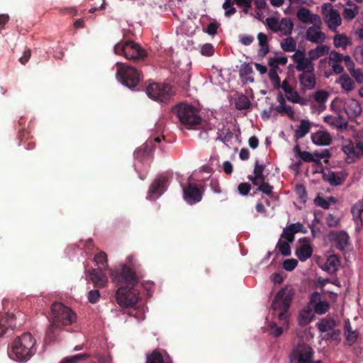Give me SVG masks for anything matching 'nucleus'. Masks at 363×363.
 <instances>
[{
  "instance_id": "obj_1",
  "label": "nucleus",
  "mask_w": 363,
  "mask_h": 363,
  "mask_svg": "<svg viewBox=\"0 0 363 363\" xmlns=\"http://www.w3.org/2000/svg\"><path fill=\"white\" fill-rule=\"evenodd\" d=\"M113 282L117 287L116 300L119 306H128L137 303L139 292L135 289L139 279L135 272L127 264H123L111 272Z\"/></svg>"
},
{
  "instance_id": "obj_2",
  "label": "nucleus",
  "mask_w": 363,
  "mask_h": 363,
  "mask_svg": "<svg viewBox=\"0 0 363 363\" xmlns=\"http://www.w3.org/2000/svg\"><path fill=\"white\" fill-rule=\"evenodd\" d=\"M35 340L29 333L18 337L12 343L8 354L11 359L19 362H27L35 354Z\"/></svg>"
},
{
  "instance_id": "obj_3",
  "label": "nucleus",
  "mask_w": 363,
  "mask_h": 363,
  "mask_svg": "<svg viewBox=\"0 0 363 363\" xmlns=\"http://www.w3.org/2000/svg\"><path fill=\"white\" fill-rule=\"evenodd\" d=\"M331 109L336 113H341L344 111L348 120L353 121L362 112L360 102L354 99H340L335 98L330 104Z\"/></svg>"
},
{
  "instance_id": "obj_4",
  "label": "nucleus",
  "mask_w": 363,
  "mask_h": 363,
  "mask_svg": "<svg viewBox=\"0 0 363 363\" xmlns=\"http://www.w3.org/2000/svg\"><path fill=\"white\" fill-rule=\"evenodd\" d=\"M114 52L118 55H124V57L133 62H139L144 60L147 53L141 46L130 40L120 42L114 46Z\"/></svg>"
},
{
  "instance_id": "obj_5",
  "label": "nucleus",
  "mask_w": 363,
  "mask_h": 363,
  "mask_svg": "<svg viewBox=\"0 0 363 363\" xmlns=\"http://www.w3.org/2000/svg\"><path fill=\"white\" fill-rule=\"evenodd\" d=\"M117 77L122 84L130 89L135 88L143 78L142 73L136 68L122 62H118Z\"/></svg>"
},
{
  "instance_id": "obj_6",
  "label": "nucleus",
  "mask_w": 363,
  "mask_h": 363,
  "mask_svg": "<svg viewBox=\"0 0 363 363\" xmlns=\"http://www.w3.org/2000/svg\"><path fill=\"white\" fill-rule=\"evenodd\" d=\"M177 116L181 123L188 128H196L201 124L202 118L199 111L191 105L181 104L175 107Z\"/></svg>"
},
{
  "instance_id": "obj_7",
  "label": "nucleus",
  "mask_w": 363,
  "mask_h": 363,
  "mask_svg": "<svg viewBox=\"0 0 363 363\" xmlns=\"http://www.w3.org/2000/svg\"><path fill=\"white\" fill-rule=\"evenodd\" d=\"M337 322L329 316L322 318L317 323L319 332L324 334L322 340L339 344L341 341V330L337 328Z\"/></svg>"
},
{
  "instance_id": "obj_8",
  "label": "nucleus",
  "mask_w": 363,
  "mask_h": 363,
  "mask_svg": "<svg viewBox=\"0 0 363 363\" xmlns=\"http://www.w3.org/2000/svg\"><path fill=\"white\" fill-rule=\"evenodd\" d=\"M52 321L54 325H69L74 323L77 320L76 314L72 309L64 304L55 302L51 306Z\"/></svg>"
},
{
  "instance_id": "obj_9",
  "label": "nucleus",
  "mask_w": 363,
  "mask_h": 363,
  "mask_svg": "<svg viewBox=\"0 0 363 363\" xmlns=\"http://www.w3.org/2000/svg\"><path fill=\"white\" fill-rule=\"evenodd\" d=\"M294 292L292 289L287 287L281 288L275 296L272 308L274 311H280L278 317L280 320H286L287 317V312L290 307Z\"/></svg>"
},
{
  "instance_id": "obj_10",
  "label": "nucleus",
  "mask_w": 363,
  "mask_h": 363,
  "mask_svg": "<svg viewBox=\"0 0 363 363\" xmlns=\"http://www.w3.org/2000/svg\"><path fill=\"white\" fill-rule=\"evenodd\" d=\"M149 98L161 103H168L174 95L172 87L167 83H150L146 88Z\"/></svg>"
},
{
  "instance_id": "obj_11",
  "label": "nucleus",
  "mask_w": 363,
  "mask_h": 363,
  "mask_svg": "<svg viewBox=\"0 0 363 363\" xmlns=\"http://www.w3.org/2000/svg\"><path fill=\"white\" fill-rule=\"evenodd\" d=\"M314 351L312 347L306 343L298 344L291 354V362L296 363H311Z\"/></svg>"
},
{
  "instance_id": "obj_12",
  "label": "nucleus",
  "mask_w": 363,
  "mask_h": 363,
  "mask_svg": "<svg viewBox=\"0 0 363 363\" xmlns=\"http://www.w3.org/2000/svg\"><path fill=\"white\" fill-rule=\"evenodd\" d=\"M184 199L190 205L195 204L201 201L203 189L195 183L189 182L183 188Z\"/></svg>"
},
{
  "instance_id": "obj_13",
  "label": "nucleus",
  "mask_w": 363,
  "mask_h": 363,
  "mask_svg": "<svg viewBox=\"0 0 363 363\" xmlns=\"http://www.w3.org/2000/svg\"><path fill=\"white\" fill-rule=\"evenodd\" d=\"M322 13L326 18L328 28L332 30H335L337 27L342 23L338 11L333 9V5L330 3H327L323 5Z\"/></svg>"
},
{
  "instance_id": "obj_14",
  "label": "nucleus",
  "mask_w": 363,
  "mask_h": 363,
  "mask_svg": "<svg viewBox=\"0 0 363 363\" xmlns=\"http://www.w3.org/2000/svg\"><path fill=\"white\" fill-rule=\"evenodd\" d=\"M329 241L338 250L342 251L348 245L350 236L343 230H332L328 235Z\"/></svg>"
},
{
  "instance_id": "obj_15",
  "label": "nucleus",
  "mask_w": 363,
  "mask_h": 363,
  "mask_svg": "<svg viewBox=\"0 0 363 363\" xmlns=\"http://www.w3.org/2000/svg\"><path fill=\"white\" fill-rule=\"evenodd\" d=\"M325 38V35L321 31L320 24L319 23H314L313 26L306 30V39L311 43L321 44Z\"/></svg>"
},
{
  "instance_id": "obj_16",
  "label": "nucleus",
  "mask_w": 363,
  "mask_h": 363,
  "mask_svg": "<svg viewBox=\"0 0 363 363\" xmlns=\"http://www.w3.org/2000/svg\"><path fill=\"white\" fill-rule=\"evenodd\" d=\"M301 90L303 91L312 90L316 86L315 72H302L298 76Z\"/></svg>"
},
{
  "instance_id": "obj_17",
  "label": "nucleus",
  "mask_w": 363,
  "mask_h": 363,
  "mask_svg": "<svg viewBox=\"0 0 363 363\" xmlns=\"http://www.w3.org/2000/svg\"><path fill=\"white\" fill-rule=\"evenodd\" d=\"M299 242L303 244L296 248L295 254L300 261L304 262L312 256L313 250L309 243V238H301Z\"/></svg>"
},
{
  "instance_id": "obj_18",
  "label": "nucleus",
  "mask_w": 363,
  "mask_h": 363,
  "mask_svg": "<svg viewBox=\"0 0 363 363\" xmlns=\"http://www.w3.org/2000/svg\"><path fill=\"white\" fill-rule=\"evenodd\" d=\"M167 179L165 177L156 178L150 186L148 197L152 199L160 196L166 190Z\"/></svg>"
},
{
  "instance_id": "obj_19",
  "label": "nucleus",
  "mask_w": 363,
  "mask_h": 363,
  "mask_svg": "<svg viewBox=\"0 0 363 363\" xmlns=\"http://www.w3.org/2000/svg\"><path fill=\"white\" fill-rule=\"evenodd\" d=\"M298 19L303 23H313L321 24L320 18L316 14H311L309 9L301 7L297 11Z\"/></svg>"
},
{
  "instance_id": "obj_20",
  "label": "nucleus",
  "mask_w": 363,
  "mask_h": 363,
  "mask_svg": "<svg viewBox=\"0 0 363 363\" xmlns=\"http://www.w3.org/2000/svg\"><path fill=\"white\" fill-rule=\"evenodd\" d=\"M337 116H327L324 118V121L331 126L337 129H346L348 125V122L346 118L337 113Z\"/></svg>"
},
{
  "instance_id": "obj_21",
  "label": "nucleus",
  "mask_w": 363,
  "mask_h": 363,
  "mask_svg": "<svg viewBox=\"0 0 363 363\" xmlns=\"http://www.w3.org/2000/svg\"><path fill=\"white\" fill-rule=\"evenodd\" d=\"M323 179L328 182L332 186H339L342 184L346 180V176L342 173H335L332 171L324 172L323 174Z\"/></svg>"
},
{
  "instance_id": "obj_22",
  "label": "nucleus",
  "mask_w": 363,
  "mask_h": 363,
  "mask_svg": "<svg viewBox=\"0 0 363 363\" xmlns=\"http://www.w3.org/2000/svg\"><path fill=\"white\" fill-rule=\"evenodd\" d=\"M353 220L357 228L363 225L362 214L363 213V199L359 200L351 208Z\"/></svg>"
},
{
  "instance_id": "obj_23",
  "label": "nucleus",
  "mask_w": 363,
  "mask_h": 363,
  "mask_svg": "<svg viewBox=\"0 0 363 363\" xmlns=\"http://www.w3.org/2000/svg\"><path fill=\"white\" fill-rule=\"evenodd\" d=\"M265 169L264 164H259L258 161L255 162L254 168V176H248L247 178L252 182L253 185H258L259 180H265L266 176L264 175V171Z\"/></svg>"
},
{
  "instance_id": "obj_24",
  "label": "nucleus",
  "mask_w": 363,
  "mask_h": 363,
  "mask_svg": "<svg viewBox=\"0 0 363 363\" xmlns=\"http://www.w3.org/2000/svg\"><path fill=\"white\" fill-rule=\"evenodd\" d=\"M311 140L314 144L319 145H328L332 141L330 133L322 130L312 134Z\"/></svg>"
},
{
  "instance_id": "obj_25",
  "label": "nucleus",
  "mask_w": 363,
  "mask_h": 363,
  "mask_svg": "<svg viewBox=\"0 0 363 363\" xmlns=\"http://www.w3.org/2000/svg\"><path fill=\"white\" fill-rule=\"evenodd\" d=\"M90 279L98 287H104L108 281L106 276L101 269H92L90 272Z\"/></svg>"
},
{
  "instance_id": "obj_26",
  "label": "nucleus",
  "mask_w": 363,
  "mask_h": 363,
  "mask_svg": "<svg viewBox=\"0 0 363 363\" xmlns=\"http://www.w3.org/2000/svg\"><path fill=\"white\" fill-rule=\"evenodd\" d=\"M340 259L337 255H330L323 267V269L330 274L335 273L338 269Z\"/></svg>"
},
{
  "instance_id": "obj_27",
  "label": "nucleus",
  "mask_w": 363,
  "mask_h": 363,
  "mask_svg": "<svg viewBox=\"0 0 363 363\" xmlns=\"http://www.w3.org/2000/svg\"><path fill=\"white\" fill-rule=\"evenodd\" d=\"M295 64L296 69L298 72H301V73L315 72V67L313 60L310 59L308 56L302 60H298V62Z\"/></svg>"
},
{
  "instance_id": "obj_28",
  "label": "nucleus",
  "mask_w": 363,
  "mask_h": 363,
  "mask_svg": "<svg viewBox=\"0 0 363 363\" xmlns=\"http://www.w3.org/2000/svg\"><path fill=\"white\" fill-rule=\"evenodd\" d=\"M329 52V47L325 45H318L315 48L311 49L308 52V56L313 61L318 60L319 57L328 55Z\"/></svg>"
},
{
  "instance_id": "obj_29",
  "label": "nucleus",
  "mask_w": 363,
  "mask_h": 363,
  "mask_svg": "<svg viewBox=\"0 0 363 363\" xmlns=\"http://www.w3.org/2000/svg\"><path fill=\"white\" fill-rule=\"evenodd\" d=\"M15 318V315L7 313L4 318L0 319V337L6 333L9 328L15 327L13 324Z\"/></svg>"
},
{
  "instance_id": "obj_30",
  "label": "nucleus",
  "mask_w": 363,
  "mask_h": 363,
  "mask_svg": "<svg viewBox=\"0 0 363 363\" xmlns=\"http://www.w3.org/2000/svg\"><path fill=\"white\" fill-rule=\"evenodd\" d=\"M257 39L260 46L258 50V56L264 57L269 52V45L267 43L268 38L264 33H259L257 35Z\"/></svg>"
},
{
  "instance_id": "obj_31",
  "label": "nucleus",
  "mask_w": 363,
  "mask_h": 363,
  "mask_svg": "<svg viewBox=\"0 0 363 363\" xmlns=\"http://www.w3.org/2000/svg\"><path fill=\"white\" fill-rule=\"evenodd\" d=\"M145 363H173L169 359H164L162 354L157 350H153L149 355L147 356Z\"/></svg>"
},
{
  "instance_id": "obj_32",
  "label": "nucleus",
  "mask_w": 363,
  "mask_h": 363,
  "mask_svg": "<svg viewBox=\"0 0 363 363\" xmlns=\"http://www.w3.org/2000/svg\"><path fill=\"white\" fill-rule=\"evenodd\" d=\"M311 129V123L307 120H301L300 125L295 130L294 137L296 139L303 138L307 133H309Z\"/></svg>"
},
{
  "instance_id": "obj_33",
  "label": "nucleus",
  "mask_w": 363,
  "mask_h": 363,
  "mask_svg": "<svg viewBox=\"0 0 363 363\" xmlns=\"http://www.w3.org/2000/svg\"><path fill=\"white\" fill-rule=\"evenodd\" d=\"M345 335L346 340L350 345L354 344L359 336V333L357 330H352L350 323L349 320L345 322Z\"/></svg>"
},
{
  "instance_id": "obj_34",
  "label": "nucleus",
  "mask_w": 363,
  "mask_h": 363,
  "mask_svg": "<svg viewBox=\"0 0 363 363\" xmlns=\"http://www.w3.org/2000/svg\"><path fill=\"white\" fill-rule=\"evenodd\" d=\"M279 32L285 35H290L294 28V23L290 18H284L279 21Z\"/></svg>"
},
{
  "instance_id": "obj_35",
  "label": "nucleus",
  "mask_w": 363,
  "mask_h": 363,
  "mask_svg": "<svg viewBox=\"0 0 363 363\" xmlns=\"http://www.w3.org/2000/svg\"><path fill=\"white\" fill-rule=\"evenodd\" d=\"M341 85V87L347 91H350L354 88V82L353 79L347 74L341 75L337 82Z\"/></svg>"
},
{
  "instance_id": "obj_36",
  "label": "nucleus",
  "mask_w": 363,
  "mask_h": 363,
  "mask_svg": "<svg viewBox=\"0 0 363 363\" xmlns=\"http://www.w3.org/2000/svg\"><path fill=\"white\" fill-rule=\"evenodd\" d=\"M342 150L347 155V161L350 163L354 162V159L359 158L360 156H357L356 148L353 143H350L342 147Z\"/></svg>"
},
{
  "instance_id": "obj_37",
  "label": "nucleus",
  "mask_w": 363,
  "mask_h": 363,
  "mask_svg": "<svg viewBox=\"0 0 363 363\" xmlns=\"http://www.w3.org/2000/svg\"><path fill=\"white\" fill-rule=\"evenodd\" d=\"M135 304L136 303H134V304H133L131 306H121L123 307L125 310L124 311V313H127L128 315L133 316L137 320L144 319V313L140 310H138L137 308L134 307V306Z\"/></svg>"
},
{
  "instance_id": "obj_38",
  "label": "nucleus",
  "mask_w": 363,
  "mask_h": 363,
  "mask_svg": "<svg viewBox=\"0 0 363 363\" xmlns=\"http://www.w3.org/2000/svg\"><path fill=\"white\" fill-rule=\"evenodd\" d=\"M281 47L285 52H294L296 50V43L293 38L289 37L281 43Z\"/></svg>"
},
{
  "instance_id": "obj_39",
  "label": "nucleus",
  "mask_w": 363,
  "mask_h": 363,
  "mask_svg": "<svg viewBox=\"0 0 363 363\" xmlns=\"http://www.w3.org/2000/svg\"><path fill=\"white\" fill-rule=\"evenodd\" d=\"M333 43L336 48H346L350 44V40L345 35L338 34L335 35Z\"/></svg>"
},
{
  "instance_id": "obj_40",
  "label": "nucleus",
  "mask_w": 363,
  "mask_h": 363,
  "mask_svg": "<svg viewBox=\"0 0 363 363\" xmlns=\"http://www.w3.org/2000/svg\"><path fill=\"white\" fill-rule=\"evenodd\" d=\"M94 261L97 264L99 269L102 270L106 269L108 266L107 264V256L105 252L101 251L97 253L94 257Z\"/></svg>"
},
{
  "instance_id": "obj_41",
  "label": "nucleus",
  "mask_w": 363,
  "mask_h": 363,
  "mask_svg": "<svg viewBox=\"0 0 363 363\" xmlns=\"http://www.w3.org/2000/svg\"><path fill=\"white\" fill-rule=\"evenodd\" d=\"M89 355L86 353L79 354L72 357L64 358L60 363H78L80 361H85L89 358Z\"/></svg>"
},
{
  "instance_id": "obj_42",
  "label": "nucleus",
  "mask_w": 363,
  "mask_h": 363,
  "mask_svg": "<svg viewBox=\"0 0 363 363\" xmlns=\"http://www.w3.org/2000/svg\"><path fill=\"white\" fill-rule=\"evenodd\" d=\"M359 13L358 6H354L353 7H346L343 11V17L346 20H352Z\"/></svg>"
},
{
  "instance_id": "obj_43",
  "label": "nucleus",
  "mask_w": 363,
  "mask_h": 363,
  "mask_svg": "<svg viewBox=\"0 0 363 363\" xmlns=\"http://www.w3.org/2000/svg\"><path fill=\"white\" fill-rule=\"evenodd\" d=\"M290 242L279 240L277 242V247L283 256H289L291 255V247Z\"/></svg>"
},
{
  "instance_id": "obj_44",
  "label": "nucleus",
  "mask_w": 363,
  "mask_h": 363,
  "mask_svg": "<svg viewBox=\"0 0 363 363\" xmlns=\"http://www.w3.org/2000/svg\"><path fill=\"white\" fill-rule=\"evenodd\" d=\"M256 186L259 191L266 195L271 196L273 193V186L268 182H266L265 180H259V184Z\"/></svg>"
},
{
  "instance_id": "obj_45",
  "label": "nucleus",
  "mask_w": 363,
  "mask_h": 363,
  "mask_svg": "<svg viewBox=\"0 0 363 363\" xmlns=\"http://www.w3.org/2000/svg\"><path fill=\"white\" fill-rule=\"evenodd\" d=\"M235 108L238 110H244L247 109L250 106V100L245 96L242 95L241 96L238 97L235 101Z\"/></svg>"
},
{
  "instance_id": "obj_46",
  "label": "nucleus",
  "mask_w": 363,
  "mask_h": 363,
  "mask_svg": "<svg viewBox=\"0 0 363 363\" xmlns=\"http://www.w3.org/2000/svg\"><path fill=\"white\" fill-rule=\"evenodd\" d=\"M329 93L325 90H319L315 92L313 95L314 100L319 104H324L328 100Z\"/></svg>"
},
{
  "instance_id": "obj_47",
  "label": "nucleus",
  "mask_w": 363,
  "mask_h": 363,
  "mask_svg": "<svg viewBox=\"0 0 363 363\" xmlns=\"http://www.w3.org/2000/svg\"><path fill=\"white\" fill-rule=\"evenodd\" d=\"M58 328H60L59 325H54V323L51 321L50 325L47 330L45 335L46 342H52L55 340L56 336L55 332Z\"/></svg>"
},
{
  "instance_id": "obj_48",
  "label": "nucleus",
  "mask_w": 363,
  "mask_h": 363,
  "mask_svg": "<svg viewBox=\"0 0 363 363\" xmlns=\"http://www.w3.org/2000/svg\"><path fill=\"white\" fill-rule=\"evenodd\" d=\"M284 91V92L286 93V99L290 101H292V98H291V96H293L294 94V93H298L296 90L294 89V88L289 84V82L285 79L283 81L282 84H281V87Z\"/></svg>"
},
{
  "instance_id": "obj_49",
  "label": "nucleus",
  "mask_w": 363,
  "mask_h": 363,
  "mask_svg": "<svg viewBox=\"0 0 363 363\" xmlns=\"http://www.w3.org/2000/svg\"><path fill=\"white\" fill-rule=\"evenodd\" d=\"M275 110L281 114L287 115L291 119L294 118V112L290 106L279 105L276 106Z\"/></svg>"
},
{
  "instance_id": "obj_50",
  "label": "nucleus",
  "mask_w": 363,
  "mask_h": 363,
  "mask_svg": "<svg viewBox=\"0 0 363 363\" xmlns=\"http://www.w3.org/2000/svg\"><path fill=\"white\" fill-rule=\"evenodd\" d=\"M313 308L317 314L321 315L325 313L329 310L330 305L327 301H320Z\"/></svg>"
},
{
  "instance_id": "obj_51",
  "label": "nucleus",
  "mask_w": 363,
  "mask_h": 363,
  "mask_svg": "<svg viewBox=\"0 0 363 363\" xmlns=\"http://www.w3.org/2000/svg\"><path fill=\"white\" fill-rule=\"evenodd\" d=\"M269 77L274 89H278L281 87V84L277 71L269 70Z\"/></svg>"
},
{
  "instance_id": "obj_52",
  "label": "nucleus",
  "mask_w": 363,
  "mask_h": 363,
  "mask_svg": "<svg viewBox=\"0 0 363 363\" xmlns=\"http://www.w3.org/2000/svg\"><path fill=\"white\" fill-rule=\"evenodd\" d=\"M298 264V261L295 259H287L283 262V268L289 272L294 270Z\"/></svg>"
},
{
  "instance_id": "obj_53",
  "label": "nucleus",
  "mask_w": 363,
  "mask_h": 363,
  "mask_svg": "<svg viewBox=\"0 0 363 363\" xmlns=\"http://www.w3.org/2000/svg\"><path fill=\"white\" fill-rule=\"evenodd\" d=\"M289 230L293 232L294 234L301 232L306 233L307 231L304 229V226L300 222L291 223L288 225Z\"/></svg>"
},
{
  "instance_id": "obj_54",
  "label": "nucleus",
  "mask_w": 363,
  "mask_h": 363,
  "mask_svg": "<svg viewBox=\"0 0 363 363\" xmlns=\"http://www.w3.org/2000/svg\"><path fill=\"white\" fill-rule=\"evenodd\" d=\"M201 53L202 55L210 57L214 53V48L211 43L204 44L201 49Z\"/></svg>"
},
{
  "instance_id": "obj_55",
  "label": "nucleus",
  "mask_w": 363,
  "mask_h": 363,
  "mask_svg": "<svg viewBox=\"0 0 363 363\" xmlns=\"http://www.w3.org/2000/svg\"><path fill=\"white\" fill-rule=\"evenodd\" d=\"M218 26L219 24L216 21L211 22L203 30L210 35H214L217 33Z\"/></svg>"
},
{
  "instance_id": "obj_56",
  "label": "nucleus",
  "mask_w": 363,
  "mask_h": 363,
  "mask_svg": "<svg viewBox=\"0 0 363 363\" xmlns=\"http://www.w3.org/2000/svg\"><path fill=\"white\" fill-rule=\"evenodd\" d=\"M100 296H101V295H100L99 290L94 289V290H91L88 293L87 298L90 303H96L99 301Z\"/></svg>"
},
{
  "instance_id": "obj_57",
  "label": "nucleus",
  "mask_w": 363,
  "mask_h": 363,
  "mask_svg": "<svg viewBox=\"0 0 363 363\" xmlns=\"http://www.w3.org/2000/svg\"><path fill=\"white\" fill-rule=\"evenodd\" d=\"M266 21L270 30L274 32H279V21H278L275 18H267Z\"/></svg>"
},
{
  "instance_id": "obj_58",
  "label": "nucleus",
  "mask_w": 363,
  "mask_h": 363,
  "mask_svg": "<svg viewBox=\"0 0 363 363\" xmlns=\"http://www.w3.org/2000/svg\"><path fill=\"white\" fill-rule=\"evenodd\" d=\"M326 224L330 228L337 227L339 225L340 219L333 214H329L326 217Z\"/></svg>"
},
{
  "instance_id": "obj_59",
  "label": "nucleus",
  "mask_w": 363,
  "mask_h": 363,
  "mask_svg": "<svg viewBox=\"0 0 363 363\" xmlns=\"http://www.w3.org/2000/svg\"><path fill=\"white\" fill-rule=\"evenodd\" d=\"M294 52V54L291 56V59L293 60L294 63L298 62V60L300 61L306 58V52L305 50H296Z\"/></svg>"
},
{
  "instance_id": "obj_60",
  "label": "nucleus",
  "mask_w": 363,
  "mask_h": 363,
  "mask_svg": "<svg viewBox=\"0 0 363 363\" xmlns=\"http://www.w3.org/2000/svg\"><path fill=\"white\" fill-rule=\"evenodd\" d=\"M238 6L244 7L243 11L247 13L248 10L252 7L253 0H234Z\"/></svg>"
},
{
  "instance_id": "obj_61",
  "label": "nucleus",
  "mask_w": 363,
  "mask_h": 363,
  "mask_svg": "<svg viewBox=\"0 0 363 363\" xmlns=\"http://www.w3.org/2000/svg\"><path fill=\"white\" fill-rule=\"evenodd\" d=\"M251 189V185L249 183H240L238 186V190L241 195L247 196Z\"/></svg>"
},
{
  "instance_id": "obj_62",
  "label": "nucleus",
  "mask_w": 363,
  "mask_h": 363,
  "mask_svg": "<svg viewBox=\"0 0 363 363\" xmlns=\"http://www.w3.org/2000/svg\"><path fill=\"white\" fill-rule=\"evenodd\" d=\"M294 233L289 230V227L286 226L283 230V233L281 235V238H284L288 242H293L294 240Z\"/></svg>"
},
{
  "instance_id": "obj_63",
  "label": "nucleus",
  "mask_w": 363,
  "mask_h": 363,
  "mask_svg": "<svg viewBox=\"0 0 363 363\" xmlns=\"http://www.w3.org/2000/svg\"><path fill=\"white\" fill-rule=\"evenodd\" d=\"M303 162H317L318 160L315 159L314 153L311 154L309 152L303 151V153H301V155L299 157Z\"/></svg>"
},
{
  "instance_id": "obj_64",
  "label": "nucleus",
  "mask_w": 363,
  "mask_h": 363,
  "mask_svg": "<svg viewBox=\"0 0 363 363\" xmlns=\"http://www.w3.org/2000/svg\"><path fill=\"white\" fill-rule=\"evenodd\" d=\"M314 201L316 206H320L324 209H328L330 207V203L323 197L317 196Z\"/></svg>"
}]
</instances>
